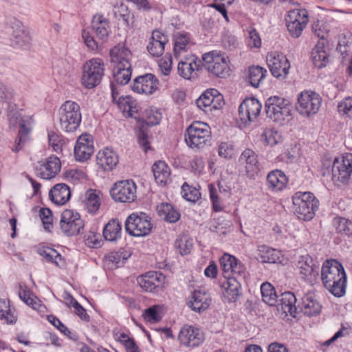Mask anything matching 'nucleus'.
Listing matches in <instances>:
<instances>
[{"label":"nucleus","mask_w":352,"mask_h":352,"mask_svg":"<svg viewBox=\"0 0 352 352\" xmlns=\"http://www.w3.org/2000/svg\"><path fill=\"white\" fill-rule=\"evenodd\" d=\"M320 272L322 284L330 293L336 297L345 294L346 275L340 262L336 260H327Z\"/></svg>","instance_id":"nucleus-1"},{"label":"nucleus","mask_w":352,"mask_h":352,"mask_svg":"<svg viewBox=\"0 0 352 352\" xmlns=\"http://www.w3.org/2000/svg\"><path fill=\"white\" fill-rule=\"evenodd\" d=\"M91 33L84 30L82 37L87 47L95 50L98 47V41L94 38L92 34L102 43L107 41L110 32L109 21L102 15H95L91 21Z\"/></svg>","instance_id":"nucleus-2"},{"label":"nucleus","mask_w":352,"mask_h":352,"mask_svg":"<svg viewBox=\"0 0 352 352\" xmlns=\"http://www.w3.org/2000/svg\"><path fill=\"white\" fill-rule=\"evenodd\" d=\"M292 201L294 212L304 221L312 219L319 207L318 200L311 192H297L293 195Z\"/></svg>","instance_id":"nucleus-3"},{"label":"nucleus","mask_w":352,"mask_h":352,"mask_svg":"<svg viewBox=\"0 0 352 352\" xmlns=\"http://www.w3.org/2000/svg\"><path fill=\"white\" fill-rule=\"evenodd\" d=\"M59 126L65 132H73L81 122L80 106L75 102L66 101L58 111Z\"/></svg>","instance_id":"nucleus-4"},{"label":"nucleus","mask_w":352,"mask_h":352,"mask_svg":"<svg viewBox=\"0 0 352 352\" xmlns=\"http://www.w3.org/2000/svg\"><path fill=\"white\" fill-rule=\"evenodd\" d=\"M265 109L269 118L279 124H283L286 120H289L292 104L288 100L273 96L266 100Z\"/></svg>","instance_id":"nucleus-5"},{"label":"nucleus","mask_w":352,"mask_h":352,"mask_svg":"<svg viewBox=\"0 0 352 352\" xmlns=\"http://www.w3.org/2000/svg\"><path fill=\"white\" fill-rule=\"evenodd\" d=\"M210 126L202 122H194L186 129L185 141L191 148H201L210 140Z\"/></svg>","instance_id":"nucleus-6"},{"label":"nucleus","mask_w":352,"mask_h":352,"mask_svg":"<svg viewBox=\"0 0 352 352\" xmlns=\"http://www.w3.org/2000/svg\"><path fill=\"white\" fill-rule=\"evenodd\" d=\"M104 63L100 58H92L83 65L81 82L84 87L92 89L98 85L104 76Z\"/></svg>","instance_id":"nucleus-7"},{"label":"nucleus","mask_w":352,"mask_h":352,"mask_svg":"<svg viewBox=\"0 0 352 352\" xmlns=\"http://www.w3.org/2000/svg\"><path fill=\"white\" fill-rule=\"evenodd\" d=\"M331 171L332 180L336 185L349 184L352 175V153L335 159Z\"/></svg>","instance_id":"nucleus-8"},{"label":"nucleus","mask_w":352,"mask_h":352,"mask_svg":"<svg viewBox=\"0 0 352 352\" xmlns=\"http://www.w3.org/2000/svg\"><path fill=\"white\" fill-rule=\"evenodd\" d=\"M151 229V218L144 212L133 213L125 221V230L131 236H144Z\"/></svg>","instance_id":"nucleus-9"},{"label":"nucleus","mask_w":352,"mask_h":352,"mask_svg":"<svg viewBox=\"0 0 352 352\" xmlns=\"http://www.w3.org/2000/svg\"><path fill=\"white\" fill-rule=\"evenodd\" d=\"M322 99L319 94L314 91H305L298 97L296 109L300 114L309 117L318 111Z\"/></svg>","instance_id":"nucleus-10"},{"label":"nucleus","mask_w":352,"mask_h":352,"mask_svg":"<svg viewBox=\"0 0 352 352\" xmlns=\"http://www.w3.org/2000/svg\"><path fill=\"white\" fill-rule=\"evenodd\" d=\"M204 67L210 73L219 78H225L229 75L230 67L226 58L216 52L204 54L202 57Z\"/></svg>","instance_id":"nucleus-11"},{"label":"nucleus","mask_w":352,"mask_h":352,"mask_svg":"<svg viewBox=\"0 0 352 352\" xmlns=\"http://www.w3.org/2000/svg\"><path fill=\"white\" fill-rule=\"evenodd\" d=\"M309 21L308 12L305 9H294L285 16L287 28L294 38H298Z\"/></svg>","instance_id":"nucleus-12"},{"label":"nucleus","mask_w":352,"mask_h":352,"mask_svg":"<svg viewBox=\"0 0 352 352\" xmlns=\"http://www.w3.org/2000/svg\"><path fill=\"white\" fill-rule=\"evenodd\" d=\"M84 221L77 212L65 210L60 221V229L67 236H74L82 232Z\"/></svg>","instance_id":"nucleus-13"},{"label":"nucleus","mask_w":352,"mask_h":352,"mask_svg":"<svg viewBox=\"0 0 352 352\" xmlns=\"http://www.w3.org/2000/svg\"><path fill=\"white\" fill-rule=\"evenodd\" d=\"M177 340L182 345L188 348L200 346L205 340L203 331L193 325L184 324L180 329Z\"/></svg>","instance_id":"nucleus-14"},{"label":"nucleus","mask_w":352,"mask_h":352,"mask_svg":"<svg viewBox=\"0 0 352 352\" xmlns=\"http://www.w3.org/2000/svg\"><path fill=\"white\" fill-rule=\"evenodd\" d=\"M239 162L240 173L250 179H254L260 172L258 155L252 149L247 148L241 154Z\"/></svg>","instance_id":"nucleus-15"},{"label":"nucleus","mask_w":352,"mask_h":352,"mask_svg":"<svg viewBox=\"0 0 352 352\" xmlns=\"http://www.w3.org/2000/svg\"><path fill=\"white\" fill-rule=\"evenodd\" d=\"M113 200L122 203H131L136 198V185L132 180L116 183L110 191Z\"/></svg>","instance_id":"nucleus-16"},{"label":"nucleus","mask_w":352,"mask_h":352,"mask_svg":"<svg viewBox=\"0 0 352 352\" xmlns=\"http://www.w3.org/2000/svg\"><path fill=\"white\" fill-rule=\"evenodd\" d=\"M7 28L10 30L12 45L15 47H23L29 45L31 38L28 32L23 23L17 19L12 17L8 19Z\"/></svg>","instance_id":"nucleus-17"},{"label":"nucleus","mask_w":352,"mask_h":352,"mask_svg":"<svg viewBox=\"0 0 352 352\" xmlns=\"http://www.w3.org/2000/svg\"><path fill=\"white\" fill-rule=\"evenodd\" d=\"M297 268L300 278L307 283L313 285L319 278L320 265L309 255L300 257Z\"/></svg>","instance_id":"nucleus-18"},{"label":"nucleus","mask_w":352,"mask_h":352,"mask_svg":"<svg viewBox=\"0 0 352 352\" xmlns=\"http://www.w3.org/2000/svg\"><path fill=\"white\" fill-rule=\"evenodd\" d=\"M262 108L261 103L254 98L245 99L239 107L241 121L245 124L254 122L259 116Z\"/></svg>","instance_id":"nucleus-19"},{"label":"nucleus","mask_w":352,"mask_h":352,"mask_svg":"<svg viewBox=\"0 0 352 352\" xmlns=\"http://www.w3.org/2000/svg\"><path fill=\"white\" fill-rule=\"evenodd\" d=\"M267 63L272 74L276 78L285 77L289 72V62L281 53L274 52L268 54Z\"/></svg>","instance_id":"nucleus-20"},{"label":"nucleus","mask_w":352,"mask_h":352,"mask_svg":"<svg viewBox=\"0 0 352 352\" xmlns=\"http://www.w3.org/2000/svg\"><path fill=\"white\" fill-rule=\"evenodd\" d=\"M159 88V80L153 74L136 77L131 85L133 91L147 95L153 94Z\"/></svg>","instance_id":"nucleus-21"},{"label":"nucleus","mask_w":352,"mask_h":352,"mask_svg":"<svg viewBox=\"0 0 352 352\" xmlns=\"http://www.w3.org/2000/svg\"><path fill=\"white\" fill-rule=\"evenodd\" d=\"M61 164L58 157L52 155L44 162H39L35 167L36 174L43 179L54 177L60 170Z\"/></svg>","instance_id":"nucleus-22"},{"label":"nucleus","mask_w":352,"mask_h":352,"mask_svg":"<svg viewBox=\"0 0 352 352\" xmlns=\"http://www.w3.org/2000/svg\"><path fill=\"white\" fill-rule=\"evenodd\" d=\"M165 276L160 272H148L137 278L138 283L140 287L145 292H149L162 288L165 283Z\"/></svg>","instance_id":"nucleus-23"},{"label":"nucleus","mask_w":352,"mask_h":352,"mask_svg":"<svg viewBox=\"0 0 352 352\" xmlns=\"http://www.w3.org/2000/svg\"><path fill=\"white\" fill-rule=\"evenodd\" d=\"M93 138L89 134L80 135L74 147V156L77 161L85 162L94 153Z\"/></svg>","instance_id":"nucleus-24"},{"label":"nucleus","mask_w":352,"mask_h":352,"mask_svg":"<svg viewBox=\"0 0 352 352\" xmlns=\"http://www.w3.org/2000/svg\"><path fill=\"white\" fill-rule=\"evenodd\" d=\"M109 54L113 67H128V68H131L132 53L124 44L118 43L114 46L110 50Z\"/></svg>","instance_id":"nucleus-25"},{"label":"nucleus","mask_w":352,"mask_h":352,"mask_svg":"<svg viewBox=\"0 0 352 352\" xmlns=\"http://www.w3.org/2000/svg\"><path fill=\"white\" fill-rule=\"evenodd\" d=\"M168 42V38L166 34L160 30H155L152 32L149 43L146 47L147 50L151 56L159 57L164 53L165 45Z\"/></svg>","instance_id":"nucleus-26"},{"label":"nucleus","mask_w":352,"mask_h":352,"mask_svg":"<svg viewBox=\"0 0 352 352\" xmlns=\"http://www.w3.org/2000/svg\"><path fill=\"white\" fill-rule=\"evenodd\" d=\"M179 60L177 72L180 76L185 79H190L195 69H198L201 61L197 60L194 55L182 56Z\"/></svg>","instance_id":"nucleus-27"},{"label":"nucleus","mask_w":352,"mask_h":352,"mask_svg":"<svg viewBox=\"0 0 352 352\" xmlns=\"http://www.w3.org/2000/svg\"><path fill=\"white\" fill-rule=\"evenodd\" d=\"M298 307L304 315L311 317L316 316L320 313L322 305L314 293H307L302 296Z\"/></svg>","instance_id":"nucleus-28"},{"label":"nucleus","mask_w":352,"mask_h":352,"mask_svg":"<svg viewBox=\"0 0 352 352\" xmlns=\"http://www.w3.org/2000/svg\"><path fill=\"white\" fill-rule=\"evenodd\" d=\"M119 162L118 154L109 148L98 153L96 162L98 166L104 171L112 170Z\"/></svg>","instance_id":"nucleus-29"},{"label":"nucleus","mask_w":352,"mask_h":352,"mask_svg":"<svg viewBox=\"0 0 352 352\" xmlns=\"http://www.w3.org/2000/svg\"><path fill=\"white\" fill-rule=\"evenodd\" d=\"M19 125V131L18 135L12 145H10L11 151L14 153H18L22 150L30 140L29 134L31 131L29 122L24 118H20Z\"/></svg>","instance_id":"nucleus-30"},{"label":"nucleus","mask_w":352,"mask_h":352,"mask_svg":"<svg viewBox=\"0 0 352 352\" xmlns=\"http://www.w3.org/2000/svg\"><path fill=\"white\" fill-rule=\"evenodd\" d=\"M288 178L280 170L276 169L270 171L267 175V186L273 191L282 190L287 184Z\"/></svg>","instance_id":"nucleus-31"},{"label":"nucleus","mask_w":352,"mask_h":352,"mask_svg":"<svg viewBox=\"0 0 352 352\" xmlns=\"http://www.w3.org/2000/svg\"><path fill=\"white\" fill-rule=\"evenodd\" d=\"M210 302L209 294L201 290H195L188 305L193 311L200 313L209 307Z\"/></svg>","instance_id":"nucleus-32"},{"label":"nucleus","mask_w":352,"mask_h":352,"mask_svg":"<svg viewBox=\"0 0 352 352\" xmlns=\"http://www.w3.org/2000/svg\"><path fill=\"white\" fill-rule=\"evenodd\" d=\"M49 197L54 204L63 205L71 197L69 187L65 184H58L50 190Z\"/></svg>","instance_id":"nucleus-33"},{"label":"nucleus","mask_w":352,"mask_h":352,"mask_svg":"<svg viewBox=\"0 0 352 352\" xmlns=\"http://www.w3.org/2000/svg\"><path fill=\"white\" fill-rule=\"evenodd\" d=\"M227 278L226 282L223 283L225 288L224 296L228 299V301L236 302L241 295V283L240 280L234 276H226Z\"/></svg>","instance_id":"nucleus-34"},{"label":"nucleus","mask_w":352,"mask_h":352,"mask_svg":"<svg viewBox=\"0 0 352 352\" xmlns=\"http://www.w3.org/2000/svg\"><path fill=\"white\" fill-rule=\"evenodd\" d=\"M321 39L311 51L313 63L318 68L324 67L329 58V54L325 50L327 41L324 39L323 36L321 37Z\"/></svg>","instance_id":"nucleus-35"},{"label":"nucleus","mask_w":352,"mask_h":352,"mask_svg":"<svg viewBox=\"0 0 352 352\" xmlns=\"http://www.w3.org/2000/svg\"><path fill=\"white\" fill-rule=\"evenodd\" d=\"M279 300L280 304L278 306L283 312L286 314H289L293 317H296L298 307L296 305L297 299L295 295L290 292H284L281 294Z\"/></svg>","instance_id":"nucleus-36"},{"label":"nucleus","mask_w":352,"mask_h":352,"mask_svg":"<svg viewBox=\"0 0 352 352\" xmlns=\"http://www.w3.org/2000/svg\"><path fill=\"white\" fill-rule=\"evenodd\" d=\"M153 176L157 183L166 185L169 179L170 170L168 165L163 161L156 162L152 167Z\"/></svg>","instance_id":"nucleus-37"},{"label":"nucleus","mask_w":352,"mask_h":352,"mask_svg":"<svg viewBox=\"0 0 352 352\" xmlns=\"http://www.w3.org/2000/svg\"><path fill=\"white\" fill-rule=\"evenodd\" d=\"M157 210L159 216L169 223H175L180 218L179 212L170 204L162 203L157 206Z\"/></svg>","instance_id":"nucleus-38"},{"label":"nucleus","mask_w":352,"mask_h":352,"mask_svg":"<svg viewBox=\"0 0 352 352\" xmlns=\"http://www.w3.org/2000/svg\"><path fill=\"white\" fill-rule=\"evenodd\" d=\"M122 226L118 219L110 220L103 229L104 239L109 241H114L121 237Z\"/></svg>","instance_id":"nucleus-39"},{"label":"nucleus","mask_w":352,"mask_h":352,"mask_svg":"<svg viewBox=\"0 0 352 352\" xmlns=\"http://www.w3.org/2000/svg\"><path fill=\"white\" fill-rule=\"evenodd\" d=\"M174 55L176 58H180L187 52L189 38L187 34L178 32L174 35Z\"/></svg>","instance_id":"nucleus-40"},{"label":"nucleus","mask_w":352,"mask_h":352,"mask_svg":"<svg viewBox=\"0 0 352 352\" xmlns=\"http://www.w3.org/2000/svg\"><path fill=\"white\" fill-rule=\"evenodd\" d=\"M261 292L263 302L270 306H274L278 302V296L274 287L270 283H263L261 286Z\"/></svg>","instance_id":"nucleus-41"},{"label":"nucleus","mask_w":352,"mask_h":352,"mask_svg":"<svg viewBox=\"0 0 352 352\" xmlns=\"http://www.w3.org/2000/svg\"><path fill=\"white\" fill-rule=\"evenodd\" d=\"M266 73L267 70L258 65L250 67L248 76L249 83L254 87H258Z\"/></svg>","instance_id":"nucleus-42"},{"label":"nucleus","mask_w":352,"mask_h":352,"mask_svg":"<svg viewBox=\"0 0 352 352\" xmlns=\"http://www.w3.org/2000/svg\"><path fill=\"white\" fill-rule=\"evenodd\" d=\"M217 94V90L212 89L205 91L196 100L198 108L206 113L211 112V104L213 100V94Z\"/></svg>","instance_id":"nucleus-43"},{"label":"nucleus","mask_w":352,"mask_h":352,"mask_svg":"<svg viewBox=\"0 0 352 352\" xmlns=\"http://www.w3.org/2000/svg\"><path fill=\"white\" fill-rule=\"evenodd\" d=\"M333 225L338 234L346 236L352 234V221L349 219L337 217L333 219Z\"/></svg>","instance_id":"nucleus-44"},{"label":"nucleus","mask_w":352,"mask_h":352,"mask_svg":"<svg viewBox=\"0 0 352 352\" xmlns=\"http://www.w3.org/2000/svg\"><path fill=\"white\" fill-rule=\"evenodd\" d=\"M113 78L115 81L121 85L129 82L131 77V68L128 67H113Z\"/></svg>","instance_id":"nucleus-45"},{"label":"nucleus","mask_w":352,"mask_h":352,"mask_svg":"<svg viewBox=\"0 0 352 352\" xmlns=\"http://www.w3.org/2000/svg\"><path fill=\"white\" fill-rule=\"evenodd\" d=\"M85 206L90 213H94L99 209L100 199L95 190H89L87 192Z\"/></svg>","instance_id":"nucleus-46"},{"label":"nucleus","mask_w":352,"mask_h":352,"mask_svg":"<svg viewBox=\"0 0 352 352\" xmlns=\"http://www.w3.org/2000/svg\"><path fill=\"white\" fill-rule=\"evenodd\" d=\"M130 255V253L124 249H120L118 252H109L105 255L104 258L107 262L111 263L115 267H119V263L120 262L123 263Z\"/></svg>","instance_id":"nucleus-47"},{"label":"nucleus","mask_w":352,"mask_h":352,"mask_svg":"<svg viewBox=\"0 0 352 352\" xmlns=\"http://www.w3.org/2000/svg\"><path fill=\"white\" fill-rule=\"evenodd\" d=\"M0 320H5L8 324H13L16 317L11 312L10 302L7 299H0Z\"/></svg>","instance_id":"nucleus-48"},{"label":"nucleus","mask_w":352,"mask_h":352,"mask_svg":"<svg viewBox=\"0 0 352 352\" xmlns=\"http://www.w3.org/2000/svg\"><path fill=\"white\" fill-rule=\"evenodd\" d=\"M181 194L188 201L195 203L201 197L199 189L188 185L185 182L182 186Z\"/></svg>","instance_id":"nucleus-49"},{"label":"nucleus","mask_w":352,"mask_h":352,"mask_svg":"<svg viewBox=\"0 0 352 352\" xmlns=\"http://www.w3.org/2000/svg\"><path fill=\"white\" fill-rule=\"evenodd\" d=\"M258 250L263 252L260 256L263 263H276L279 260V252L272 248L266 246H259Z\"/></svg>","instance_id":"nucleus-50"},{"label":"nucleus","mask_w":352,"mask_h":352,"mask_svg":"<svg viewBox=\"0 0 352 352\" xmlns=\"http://www.w3.org/2000/svg\"><path fill=\"white\" fill-rule=\"evenodd\" d=\"M38 253L46 259L47 261L51 262L59 266V261L62 260L61 255L53 248H43L38 250Z\"/></svg>","instance_id":"nucleus-51"},{"label":"nucleus","mask_w":352,"mask_h":352,"mask_svg":"<svg viewBox=\"0 0 352 352\" xmlns=\"http://www.w3.org/2000/svg\"><path fill=\"white\" fill-rule=\"evenodd\" d=\"M19 289L20 290L19 292V296L20 298L28 305H30L34 309H36V306L38 304L36 297L31 294L30 290L25 285H23L21 283L19 284Z\"/></svg>","instance_id":"nucleus-52"},{"label":"nucleus","mask_w":352,"mask_h":352,"mask_svg":"<svg viewBox=\"0 0 352 352\" xmlns=\"http://www.w3.org/2000/svg\"><path fill=\"white\" fill-rule=\"evenodd\" d=\"M144 122L148 126H154L160 123L162 114L155 108L150 107L144 111Z\"/></svg>","instance_id":"nucleus-53"},{"label":"nucleus","mask_w":352,"mask_h":352,"mask_svg":"<svg viewBox=\"0 0 352 352\" xmlns=\"http://www.w3.org/2000/svg\"><path fill=\"white\" fill-rule=\"evenodd\" d=\"M352 36L340 34L338 36V44L337 50L342 55L347 56L351 50Z\"/></svg>","instance_id":"nucleus-54"},{"label":"nucleus","mask_w":352,"mask_h":352,"mask_svg":"<svg viewBox=\"0 0 352 352\" xmlns=\"http://www.w3.org/2000/svg\"><path fill=\"white\" fill-rule=\"evenodd\" d=\"M161 307L159 305H153L144 310L143 316L147 322H157L162 319L160 316Z\"/></svg>","instance_id":"nucleus-55"},{"label":"nucleus","mask_w":352,"mask_h":352,"mask_svg":"<svg viewBox=\"0 0 352 352\" xmlns=\"http://www.w3.org/2000/svg\"><path fill=\"white\" fill-rule=\"evenodd\" d=\"M208 190L210 192V198L212 203V208L215 212L222 211L223 209L221 199L219 195V192L217 188L212 185L210 184L208 186Z\"/></svg>","instance_id":"nucleus-56"},{"label":"nucleus","mask_w":352,"mask_h":352,"mask_svg":"<svg viewBox=\"0 0 352 352\" xmlns=\"http://www.w3.org/2000/svg\"><path fill=\"white\" fill-rule=\"evenodd\" d=\"M115 16L118 20H122L126 27H133V22L130 23L129 18H130V12L128 10L126 6L124 4H121L118 7V10L115 11Z\"/></svg>","instance_id":"nucleus-57"},{"label":"nucleus","mask_w":352,"mask_h":352,"mask_svg":"<svg viewBox=\"0 0 352 352\" xmlns=\"http://www.w3.org/2000/svg\"><path fill=\"white\" fill-rule=\"evenodd\" d=\"M14 96V89L3 82H0V102H6L10 107V102Z\"/></svg>","instance_id":"nucleus-58"},{"label":"nucleus","mask_w":352,"mask_h":352,"mask_svg":"<svg viewBox=\"0 0 352 352\" xmlns=\"http://www.w3.org/2000/svg\"><path fill=\"white\" fill-rule=\"evenodd\" d=\"M236 258L229 254H224L219 259L220 267L224 273H229L235 264Z\"/></svg>","instance_id":"nucleus-59"},{"label":"nucleus","mask_w":352,"mask_h":352,"mask_svg":"<svg viewBox=\"0 0 352 352\" xmlns=\"http://www.w3.org/2000/svg\"><path fill=\"white\" fill-rule=\"evenodd\" d=\"M262 137L264 138L266 144L271 146L276 145L280 139L278 133L272 129L265 130L262 133Z\"/></svg>","instance_id":"nucleus-60"},{"label":"nucleus","mask_w":352,"mask_h":352,"mask_svg":"<svg viewBox=\"0 0 352 352\" xmlns=\"http://www.w3.org/2000/svg\"><path fill=\"white\" fill-rule=\"evenodd\" d=\"M176 245L178 247L182 255H186L190 253L192 248V239L190 238L183 237L176 241Z\"/></svg>","instance_id":"nucleus-61"},{"label":"nucleus","mask_w":352,"mask_h":352,"mask_svg":"<svg viewBox=\"0 0 352 352\" xmlns=\"http://www.w3.org/2000/svg\"><path fill=\"white\" fill-rule=\"evenodd\" d=\"M48 320L49 322L52 324L54 327H56L60 332L64 333L65 336L69 337L72 339H74L71 334L72 332L68 329V328L64 325L60 320L54 316H48Z\"/></svg>","instance_id":"nucleus-62"},{"label":"nucleus","mask_w":352,"mask_h":352,"mask_svg":"<svg viewBox=\"0 0 352 352\" xmlns=\"http://www.w3.org/2000/svg\"><path fill=\"white\" fill-rule=\"evenodd\" d=\"M40 217L45 230H50L52 225V214L49 208H41L39 212Z\"/></svg>","instance_id":"nucleus-63"},{"label":"nucleus","mask_w":352,"mask_h":352,"mask_svg":"<svg viewBox=\"0 0 352 352\" xmlns=\"http://www.w3.org/2000/svg\"><path fill=\"white\" fill-rule=\"evenodd\" d=\"M218 153L221 157L228 159L234 155V151L232 144L228 142H221L219 146Z\"/></svg>","instance_id":"nucleus-64"}]
</instances>
